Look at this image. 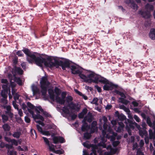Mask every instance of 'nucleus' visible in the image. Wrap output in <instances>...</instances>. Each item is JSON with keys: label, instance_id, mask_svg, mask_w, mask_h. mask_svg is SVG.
Instances as JSON below:
<instances>
[{"label": "nucleus", "instance_id": "f257e3e1", "mask_svg": "<svg viewBox=\"0 0 155 155\" xmlns=\"http://www.w3.org/2000/svg\"><path fill=\"white\" fill-rule=\"evenodd\" d=\"M87 76L83 75V80L84 81L90 83H93L95 84H98L99 82L105 83L104 80H102L104 77L101 75L97 74L94 72L91 71H87L86 73Z\"/></svg>", "mask_w": 155, "mask_h": 155}, {"label": "nucleus", "instance_id": "f03ea898", "mask_svg": "<svg viewBox=\"0 0 155 155\" xmlns=\"http://www.w3.org/2000/svg\"><path fill=\"white\" fill-rule=\"evenodd\" d=\"M34 58H31L30 60L28 62L31 63L35 62L37 65L42 67V64H44V65L46 67L51 68V63L53 59L50 57H49L47 58V59L48 61L45 58L41 57H36L35 54H34Z\"/></svg>", "mask_w": 155, "mask_h": 155}, {"label": "nucleus", "instance_id": "7ed1b4c3", "mask_svg": "<svg viewBox=\"0 0 155 155\" xmlns=\"http://www.w3.org/2000/svg\"><path fill=\"white\" fill-rule=\"evenodd\" d=\"M40 84L42 95L45 96L46 95L47 88L50 84V82L48 81L47 76L42 77L40 80Z\"/></svg>", "mask_w": 155, "mask_h": 155}, {"label": "nucleus", "instance_id": "20e7f679", "mask_svg": "<svg viewBox=\"0 0 155 155\" xmlns=\"http://www.w3.org/2000/svg\"><path fill=\"white\" fill-rule=\"evenodd\" d=\"M54 60V62L52 61L51 63V68L56 66H60L63 70H65L67 68H70V61L68 60L65 59L64 61H59L55 58L53 59Z\"/></svg>", "mask_w": 155, "mask_h": 155}, {"label": "nucleus", "instance_id": "39448f33", "mask_svg": "<svg viewBox=\"0 0 155 155\" xmlns=\"http://www.w3.org/2000/svg\"><path fill=\"white\" fill-rule=\"evenodd\" d=\"M66 102L68 103L67 107H69L71 111L72 110H74L77 112H78L81 108L80 106H79L78 104L73 103L72 102H70L72 101L73 99L71 96H68L66 97Z\"/></svg>", "mask_w": 155, "mask_h": 155}, {"label": "nucleus", "instance_id": "423d86ee", "mask_svg": "<svg viewBox=\"0 0 155 155\" xmlns=\"http://www.w3.org/2000/svg\"><path fill=\"white\" fill-rule=\"evenodd\" d=\"M70 68L71 69L72 74H78L79 77L83 79L82 76L84 75L82 74L83 72L82 70H84L83 68L78 65H72L71 66Z\"/></svg>", "mask_w": 155, "mask_h": 155}, {"label": "nucleus", "instance_id": "0eeeda50", "mask_svg": "<svg viewBox=\"0 0 155 155\" xmlns=\"http://www.w3.org/2000/svg\"><path fill=\"white\" fill-rule=\"evenodd\" d=\"M102 80L105 81V83L101 82L102 84H105L103 86V89L105 91L112 90L114 88H117L118 87V85L113 84L112 82H109V81L106 78H104Z\"/></svg>", "mask_w": 155, "mask_h": 155}, {"label": "nucleus", "instance_id": "6e6552de", "mask_svg": "<svg viewBox=\"0 0 155 155\" xmlns=\"http://www.w3.org/2000/svg\"><path fill=\"white\" fill-rule=\"evenodd\" d=\"M92 152L90 153V155H93L92 153H93L94 155H97V153H99V155H103L101 154V150L100 149H99L98 147L95 145H92ZM84 153L83 155H89L88 154L87 152H85L84 151H83Z\"/></svg>", "mask_w": 155, "mask_h": 155}, {"label": "nucleus", "instance_id": "1a4fd4ad", "mask_svg": "<svg viewBox=\"0 0 155 155\" xmlns=\"http://www.w3.org/2000/svg\"><path fill=\"white\" fill-rule=\"evenodd\" d=\"M24 53L27 55V59L28 62L29 61L31 58H34L35 57L34 54H32L30 51V50L26 48H24L22 50Z\"/></svg>", "mask_w": 155, "mask_h": 155}, {"label": "nucleus", "instance_id": "9d476101", "mask_svg": "<svg viewBox=\"0 0 155 155\" xmlns=\"http://www.w3.org/2000/svg\"><path fill=\"white\" fill-rule=\"evenodd\" d=\"M66 92H63L61 93V98L60 97H58L56 100V101L58 104L61 105H64L65 104V98L66 95Z\"/></svg>", "mask_w": 155, "mask_h": 155}, {"label": "nucleus", "instance_id": "9b49d317", "mask_svg": "<svg viewBox=\"0 0 155 155\" xmlns=\"http://www.w3.org/2000/svg\"><path fill=\"white\" fill-rule=\"evenodd\" d=\"M53 143L54 144H57L59 143H63L65 142L64 139L60 136L54 137L53 138Z\"/></svg>", "mask_w": 155, "mask_h": 155}, {"label": "nucleus", "instance_id": "f8f14e48", "mask_svg": "<svg viewBox=\"0 0 155 155\" xmlns=\"http://www.w3.org/2000/svg\"><path fill=\"white\" fill-rule=\"evenodd\" d=\"M115 115L116 117H117L118 119L120 121H123L125 120V123L126 124H127V119H126V117L123 114H120L119 112L118 111H117L115 112Z\"/></svg>", "mask_w": 155, "mask_h": 155}, {"label": "nucleus", "instance_id": "ddd939ff", "mask_svg": "<svg viewBox=\"0 0 155 155\" xmlns=\"http://www.w3.org/2000/svg\"><path fill=\"white\" fill-rule=\"evenodd\" d=\"M127 121L128 127L130 129H134L135 128L134 126H137V124L135 121H133L129 119H127Z\"/></svg>", "mask_w": 155, "mask_h": 155}, {"label": "nucleus", "instance_id": "4468645a", "mask_svg": "<svg viewBox=\"0 0 155 155\" xmlns=\"http://www.w3.org/2000/svg\"><path fill=\"white\" fill-rule=\"evenodd\" d=\"M146 125L145 124H143V127L144 128L143 129L141 130H139V134L142 137H143V136L147 137L148 135V133L147 131L146 130L145 126Z\"/></svg>", "mask_w": 155, "mask_h": 155}, {"label": "nucleus", "instance_id": "2eb2a0df", "mask_svg": "<svg viewBox=\"0 0 155 155\" xmlns=\"http://www.w3.org/2000/svg\"><path fill=\"white\" fill-rule=\"evenodd\" d=\"M5 147L8 149V152L10 154L9 155H13V153L15 154L14 155H16V151H15L13 150H10V149H12L13 147L12 145L6 144Z\"/></svg>", "mask_w": 155, "mask_h": 155}, {"label": "nucleus", "instance_id": "dca6fc26", "mask_svg": "<svg viewBox=\"0 0 155 155\" xmlns=\"http://www.w3.org/2000/svg\"><path fill=\"white\" fill-rule=\"evenodd\" d=\"M150 38L152 40H155V29L152 28L150 29L149 33Z\"/></svg>", "mask_w": 155, "mask_h": 155}, {"label": "nucleus", "instance_id": "f3484780", "mask_svg": "<svg viewBox=\"0 0 155 155\" xmlns=\"http://www.w3.org/2000/svg\"><path fill=\"white\" fill-rule=\"evenodd\" d=\"M27 105L28 107L30 108L29 109H34L37 112V114H40V112L38 110L37 108H36L34 106L33 104L29 102L27 103Z\"/></svg>", "mask_w": 155, "mask_h": 155}, {"label": "nucleus", "instance_id": "a211bd4d", "mask_svg": "<svg viewBox=\"0 0 155 155\" xmlns=\"http://www.w3.org/2000/svg\"><path fill=\"white\" fill-rule=\"evenodd\" d=\"M86 117H85L82 121L83 124L81 127V130L83 132H84L86 130V128L88 127L87 123L86 122Z\"/></svg>", "mask_w": 155, "mask_h": 155}, {"label": "nucleus", "instance_id": "6ab92c4d", "mask_svg": "<svg viewBox=\"0 0 155 155\" xmlns=\"http://www.w3.org/2000/svg\"><path fill=\"white\" fill-rule=\"evenodd\" d=\"M119 126L117 128V131L118 132H120L122 131L123 130L124 127V125L123 123L121 122H118Z\"/></svg>", "mask_w": 155, "mask_h": 155}, {"label": "nucleus", "instance_id": "aec40b11", "mask_svg": "<svg viewBox=\"0 0 155 155\" xmlns=\"http://www.w3.org/2000/svg\"><path fill=\"white\" fill-rule=\"evenodd\" d=\"M139 13L144 18H148L149 17V13L146 11H143L142 10H140L139 11Z\"/></svg>", "mask_w": 155, "mask_h": 155}, {"label": "nucleus", "instance_id": "412c9836", "mask_svg": "<svg viewBox=\"0 0 155 155\" xmlns=\"http://www.w3.org/2000/svg\"><path fill=\"white\" fill-rule=\"evenodd\" d=\"M14 70L15 73H17L19 74L22 75L23 73V70L20 67L14 66Z\"/></svg>", "mask_w": 155, "mask_h": 155}, {"label": "nucleus", "instance_id": "4be33fe9", "mask_svg": "<svg viewBox=\"0 0 155 155\" xmlns=\"http://www.w3.org/2000/svg\"><path fill=\"white\" fill-rule=\"evenodd\" d=\"M86 121L87 120L88 122L91 123L92 121L93 117L92 114L90 112H89L87 114V116L85 117Z\"/></svg>", "mask_w": 155, "mask_h": 155}, {"label": "nucleus", "instance_id": "5701e85b", "mask_svg": "<svg viewBox=\"0 0 155 155\" xmlns=\"http://www.w3.org/2000/svg\"><path fill=\"white\" fill-rule=\"evenodd\" d=\"M149 138L150 139H155V129H154L153 132L152 130L150 129L149 131Z\"/></svg>", "mask_w": 155, "mask_h": 155}, {"label": "nucleus", "instance_id": "b1692460", "mask_svg": "<svg viewBox=\"0 0 155 155\" xmlns=\"http://www.w3.org/2000/svg\"><path fill=\"white\" fill-rule=\"evenodd\" d=\"M54 91L56 94L55 97V100H57V97H58L59 95H60L61 92V91L60 89L57 87H55L54 89Z\"/></svg>", "mask_w": 155, "mask_h": 155}, {"label": "nucleus", "instance_id": "393cba45", "mask_svg": "<svg viewBox=\"0 0 155 155\" xmlns=\"http://www.w3.org/2000/svg\"><path fill=\"white\" fill-rule=\"evenodd\" d=\"M48 93L50 98L51 100H54V95L53 90L51 89H49L48 90Z\"/></svg>", "mask_w": 155, "mask_h": 155}, {"label": "nucleus", "instance_id": "a878e982", "mask_svg": "<svg viewBox=\"0 0 155 155\" xmlns=\"http://www.w3.org/2000/svg\"><path fill=\"white\" fill-rule=\"evenodd\" d=\"M14 81L16 82L20 86L22 85V81L20 78L17 77L15 76V75H14Z\"/></svg>", "mask_w": 155, "mask_h": 155}, {"label": "nucleus", "instance_id": "bb28decb", "mask_svg": "<svg viewBox=\"0 0 155 155\" xmlns=\"http://www.w3.org/2000/svg\"><path fill=\"white\" fill-rule=\"evenodd\" d=\"M129 6L131 8L134 10H137L138 9V5L135 3L134 0L132 2V3L129 5Z\"/></svg>", "mask_w": 155, "mask_h": 155}, {"label": "nucleus", "instance_id": "cd10ccee", "mask_svg": "<svg viewBox=\"0 0 155 155\" xmlns=\"http://www.w3.org/2000/svg\"><path fill=\"white\" fill-rule=\"evenodd\" d=\"M4 130L5 131H8L10 130L11 127L10 126L7 124H5L2 127Z\"/></svg>", "mask_w": 155, "mask_h": 155}, {"label": "nucleus", "instance_id": "c85d7f7f", "mask_svg": "<svg viewBox=\"0 0 155 155\" xmlns=\"http://www.w3.org/2000/svg\"><path fill=\"white\" fill-rule=\"evenodd\" d=\"M37 115H35L33 117L34 119H40L42 121H44L45 120L44 117L39 114Z\"/></svg>", "mask_w": 155, "mask_h": 155}, {"label": "nucleus", "instance_id": "c756f323", "mask_svg": "<svg viewBox=\"0 0 155 155\" xmlns=\"http://www.w3.org/2000/svg\"><path fill=\"white\" fill-rule=\"evenodd\" d=\"M91 134L88 132L85 133L84 134V139L86 140H88L90 139L91 138Z\"/></svg>", "mask_w": 155, "mask_h": 155}, {"label": "nucleus", "instance_id": "7c9ffc66", "mask_svg": "<svg viewBox=\"0 0 155 155\" xmlns=\"http://www.w3.org/2000/svg\"><path fill=\"white\" fill-rule=\"evenodd\" d=\"M125 98L120 97L119 98V100H120V102L125 105L127 104L129 102V101L125 99Z\"/></svg>", "mask_w": 155, "mask_h": 155}, {"label": "nucleus", "instance_id": "2f4dec72", "mask_svg": "<svg viewBox=\"0 0 155 155\" xmlns=\"http://www.w3.org/2000/svg\"><path fill=\"white\" fill-rule=\"evenodd\" d=\"M83 145L84 147L89 149L91 148V147H92V144H89V142L88 141H86L85 142H83Z\"/></svg>", "mask_w": 155, "mask_h": 155}, {"label": "nucleus", "instance_id": "473e14b6", "mask_svg": "<svg viewBox=\"0 0 155 155\" xmlns=\"http://www.w3.org/2000/svg\"><path fill=\"white\" fill-rule=\"evenodd\" d=\"M21 135V133L20 132L16 131L13 134V136L16 138H18Z\"/></svg>", "mask_w": 155, "mask_h": 155}, {"label": "nucleus", "instance_id": "72a5a7b5", "mask_svg": "<svg viewBox=\"0 0 155 155\" xmlns=\"http://www.w3.org/2000/svg\"><path fill=\"white\" fill-rule=\"evenodd\" d=\"M32 89L34 95L38 93L39 92L38 89L36 87H34Z\"/></svg>", "mask_w": 155, "mask_h": 155}, {"label": "nucleus", "instance_id": "f704fd0d", "mask_svg": "<svg viewBox=\"0 0 155 155\" xmlns=\"http://www.w3.org/2000/svg\"><path fill=\"white\" fill-rule=\"evenodd\" d=\"M67 106H64L63 107L62 111L64 113L66 114H68L69 113V110Z\"/></svg>", "mask_w": 155, "mask_h": 155}, {"label": "nucleus", "instance_id": "c9c22d12", "mask_svg": "<svg viewBox=\"0 0 155 155\" xmlns=\"http://www.w3.org/2000/svg\"><path fill=\"white\" fill-rule=\"evenodd\" d=\"M2 117L3 120V123H5L8 120V117L7 116L4 114H3L2 115Z\"/></svg>", "mask_w": 155, "mask_h": 155}, {"label": "nucleus", "instance_id": "e433bc0d", "mask_svg": "<svg viewBox=\"0 0 155 155\" xmlns=\"http://www.w3.org/2000/svg\"><path fill=\"white\" fill-rule=\"evenodd\" d=\"M2 96L5 99H7L8 97L6 93V91H2L1 93Z\"/></svg>", "mask_w": 155, "mask_h": 155}, {"label": "nucleus", "instance_id": "4c0bfd02", "mask_svg": "<svg viewBox=\"0 0 155 155\" xmlns=\"http://www.w3.org/2000/svg\"><path fill=\"white\" fill-rule=\"evenodd\" d=\"M56 154H63V153L64 152V151L63 150H55L54 152Z\"/></svg>", "mask_w": 155, "mask_h": 155}, {"label": "nucleus", "instance_id": "58836bf2", "mask_svg": "<svg viewBox=\"0 0 155 155\" xmlns=\"http://www.w3.org/2000/svg\"><path fill=\"white\" fill-rule=\"evenodd\" d=\"M145 8L146 9L152 10L153 9V6L149 4H147L145 6Z\"/></svg>", "mask_w": 155, "mask_h": 155}, {"label": "nucleus", "instance_id": "ea45409f", "mask_svg": "<svg viewBox=\"0 0 155 155\" xmlns=\"http://www.w3.org/2000/svg\"><path fill=\"white\" fill-rule=\"evenodd\" d=\"M43 115L46 117H52L51 115L45 111H44L43 112Z\"/></svg>", "mask_w": 155, "mask_h": 155}, {"label": "nucleus", "instance_id": "a19ab883", "mask_svg": "<svg viewBox=\"0 0 155 155\" xmlns=\"http://www.w3.org/2000/svg\"><path fill=\"white\" fill-rule=\"evenodd\" d=\"M13 63L15 66L16 64H17L18 63V58L17 57L15 56L14 58L12 60Z\"/></svg>", "mask_w": 155, "mask_h": 155}, {"label": "nucleus", "instance_id": "79ce46f5", "mask_svg": "<svg viewBox=\"0 0 155 155\" xmlns=\"http://www.w3.org/2000/svg\"><path fill=\"white\" fill-rule=\"evenodd\" d=\"M49 146V150L50 151H52L53 152H54L55 150L54 148V146L52 144H49V145H48Z\"/></svg>", "mask_w": 155, "mask_h": 155}, {"label": "nucleus", "instance_id": "37998d69", "mask_svg": "<svg viewBox=\"0 0 155 155\" xmlns=\"http://www.w3.org/2000/svg\"><path fill=\"white\" fill-rule=\"evenodd\" d=\"M16 55L19 57H23L24 54H23L21 51H18L16 53Z\"/></svg>", "mask_w": 155, "mask_h": 155}, {"label": "nucleus", "instance_id": "c03bdc74", "mask_svg": "<svg viewBox=\"0 0 155 155\" xmlns=\"http://www.w3.org/2000/svg\"><path fill=\"white\" fill-rule=\"evenodd\" d=\"M146 121L149 126H152V124L150 117H148L147 118Z\"/></svg>", "mask_w": 155, "mask_h": 155}, {"label": "nucleus", "instance_id": "a18cd8bd", "mask_svg": "<svg viewBox=\"0 0 155 155\" xmlns=\"http://www.w3.org/2000/svg\"><path fill=\"white\" fill-rule=\"evenodd\" d=\"M11 143H12V146L14 145L15 146H17L18 145V142L15 139H12Z\"/></svg>", "mask_w": 155, "mask_h": 155}, {"label": "nucleus", "instance_id": "49530a36", "mask_svg": "<svg viewBox=\"0 0 155 155\" xmlns=\"http://www.w3.org/2000/svg\"><path fill=\"white\" fill-rule=\"evenodd\" d=\"M13 96L14 99L15 100V101H16L17 100H18L20 96L17 93H16L13 95Z\"/></svg>", "mask_w": 155, "mask_h": 155}, {"label": "nucleus", "instance_id": "de8ad7c7", "mask_svg": "<svg viewBox=\"0 0 155 155\" xmlns=\"http://www.w3.org/2000/svg\"><path fill=\"white\" fill-rule=\"evenodd\" d=\"M125 128L126 130H127L129 135H132L131 130L129 128V127H128V125H127V124H126Z\"/></svg>", "mask_w": 155, "mask_h": 155}, {"label": "nucleus", "instance_id": "09e8293b", "mask_svg": "<svg viewBox=\"0 0 155 155\" xmlns=\"http://www.w3.org/2000/svg\"><path fill=\"white\" fill-rule=\"evenodd\" d=\"M98 99L97 98H94L93 99L92 101L91 102V103L97 105H98Z\"/></svg>", "mask_w": 155, "mask_h": 155}, {"label": "nucleus", "instance_id": "8fccbe9b", "mask_svg": "<svg viewBox=\"0 0 155 155\" xmlns=\"http://www.w3.org/2000/svg\"><path fill=\"white\" fill-rule=\"evenodd\" d=\"M43 139L44 142H45L46 144L47 145H49L50 143L49 141L48 140V139L45 137H42Z\"/></svg>", "mask_w": 155, "mask_h": 155}, {"label": "nucleus", "instance_id": "3c124183", "mask_svg": "<svg viewBox=\"0 0 155 155\" xmlns=\"http://www.w3.org/2000/svg\"><path fill=\"white\" fill-rule=\"evenodd\" d=\"M137 154L136 155H144L143 153L142 152L141 150L140 149H137Z\"/></svg>", "mask_w": 155, "mask_h": 155}, {"label": "nucleus", "instance_id": "603ef678", "mask_svg": "<svg viewBox=\"0 0 155 155\" xmlns=\"http://www.w3.org/2000/svg\"><path fill=\"white\" fill-rule=\"evenodd\" d=\"M36 126L38 131L40 132L41 133L43 131L42 127L39 125H37Z\"/></svg>", "mask_w": 155, "mask_h": 155}, {"label": "nucleus", "instance_id": "864d4df0", "mask_svg": "<svg viewBox=\"0 0 155 155\" xmlns=\"http://www.w3.org/2000/svg\"><path fill=\"white\" fill-rule=\"evenodd\" d=\"M12 104L13 105L14 107V108L15 109H18V105L16 104V101H13L12 102Z\"/></svg>", "mask_w": 155, "mask_h": 155}, {"label": "nucleus", "instance_id": "5fc2aeb1", "mask_svg": "<svg viewBox=\"0 0 155 155\" xmlns=\"http://www.w3.org/2000/svg\"><path fill=\"white\" fill-rule=\"evenodd\" d=\"M120 143V142L119 141H114L113 142V145L114 147H117Z\"/></svg>", "mask_w": 155, "mask_h": 155}, {"label": "nucleus", "instance_id": "6e6d98bb", "mask_svg": "<svg viewBox=\"0 0 155 155\" xmlns=\"http://www.w3.org/2000/svg\"><path fill=\"white\" fill-rule=\"evenodd\" d=\"M41 133L47 136H50V134L48 131H43Z\"/></svg>", "mask_w": 155, "mask_h": 155}, {"label": "nucleus", "instance_id": "4d7b16f0", "mask_svg": "<svg viewBox=\"0 0 155 155\" xmlns=\"http://www.w3.org/2000/svg\"><path fill=\"white\" fill-rule=\"evenodd\" d=\"M134 0H125V2L126 4L129 5Z\"/></svg>", "mask_w": 155, "mask_h": 155}, {"label": "nucleus", "instance_id": "13d9d810", "mask_svg": "<svg viewBox=\"0 0 155 155\" xmlns=\"http://www.w3.org/2000/svg\"><path fill=\"white\" fill-rule=\"evenodd\" d=\"M1 82L2 83L8 84V81L6 79H2L1 80Z\"/></svg>", "mask_w": 155, "mask_h": 155}, {"label": "nucleus", "instance_id": "bf43d9fd", "mask_svg": "<svg viewBox=\"0 0 155 155\" xmlns=\"http://www.w3.org/2000/svg\"><path fill=\"white\" fill-rule=\"evenodd\" d=\"M94 87L96 88L98 92L101 93V88L97 85H95Z\"/></svg>", "mask_w": 155, "mask_h": 155}, {"label": "nucleus", "instance_id": "052dcab7", "mask_svg": "<svg viewBox=\"0 0 155 155\" xmlns=\"http://www.w3.org/2000/svg\"><path fill=\"white\" fill-rule=\"evenodd\" d=\"M25 120L26 122L28 123L30 122V119L28 116H26L25 117Z\"/></svg>", "mask_w": 155, "mask_h": 155}, {"label": "nucleus", "instance_id": "680f3d73", "mask_svg": "<svg viewBox=\"0 0 155 155\" xmlns=\"http://www.w3.org/2000/svg\"><path fill=\"white\" fill-rule=\"evenodd\" d=\"M134 118L138 122L140 121V119L139 117L136 115H134Z\"/></svg>", "mask_w": 155, "mask_h": 155}, {"label": "nucleus", "instance_id": "e2e57ef3", "mask_svg": "<svg viewBox=\"0 0 155 155\" xmlns=\"http://www.w3.org/2000/svg\"><path fill=\"white\" fill-rule=\"evenodd\" d=\"M118 95H120L122 98H126V96L123 92L120 91Z\"/></svg>", "mask_w": 155, "mask_h": 155}, {"label": "nucleus", "instance_id": "0e129e2a", "mask_svg": "<svg viewBox=\"0 0 155 155\" xmlns=\"http://www.w3.org/2000/svg\"><path fill=\"white\" fill-rule=\"evenodd\" d=\"M71 113L72 114L71 116V119L73 120H74L77 117V115L75 114H73L72 113Z\"/></svg>", "mask_w": 155, "mask_h": 155}, {"label": "nucleus", "instance_id": "69168bd1", "mask_svg": "<svg viewBox=\"0 0 155 155\" xmlns=\"http://www.w3.org/2000/svg\"><path fill=\"white\" fill-rule=\"evenodd\" d=\"M97 125V122L95 121H94L92 123L91 126L92 128L95 127Z\"/></svg>", "mask_w": 155, "mask_h": 155}, {"label": "nucleus", "instance_id": "338daca9", "mask_svg": "<svg viewBox=\"0 0 155 155\" xmlns=\"http://www.w3.org/2000/svg\"><path fill=\"white\" fill-rule=\"evenodd\" d=\"M18 111V114L21 117L23 116L22 111L21 109H18L17 110Z\"/></svg>", "mask_w": 155, "mask_h": 155}, {"label": "nucleus", "instance_id": "774afa93", "mask_svg": "<svg viewBox=\"0 0 155 155\" xmlns=\"http://www.w3.org/2000/svg\"><path fill=\"white\" fill-rule=\"evenodd\" d=\"M21 108L24 111L26 110V109L27 108L26 105L24 103H23L21 105Z\"/></svg>", "mask_w": 155, "mask_h": 155}]
</instances>
